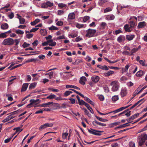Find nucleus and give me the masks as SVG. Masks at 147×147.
Segmentation results:
<instances>
[{
    "mask_svg": "<svg viewBox=\"0 0 147 147\" xmlns=\"http://www.w3.org/2000/svg\"><path fill=\"white\" fill-rule=\"evenodd\" d=\"M20 42L19 39L13 40L12 38H8L4 40L2 42L3 45H13L14 43L16 46L18 45Z\"/></svg>",
    "mask_w": 147,
    "mask_h": 147,
    "instance_id": "obj_1",
    "label": "nucleus"
},
{
    "mask_svg": "<svg viewBox=\"0 0 147 147\" xmlns=\"http://www.w3.org/2000/svg\"><path fill=\"white\" fill-rule=\"evenodd\" d=\"M99 79L100 78L98 76H94L91 78L92 81L94 83L97 82L99 81Z\"/></svg>",
    "mask_w": 147,
    "mask_h": 147,
    "instance_id": "obj_10",
    "label": "nucleus"
},
{
    "mask_svg": "<svg viewBox=\"0 0 147 147\" xmlns=\"http://www.w3.org/2000/svg\"><path fill=\"white\" fill-rule=\"evenodd\" d=\"M127 85L128 86H131L134 85V84L131 82L130 81L127 83Z\"/></svg>",
    "mask_w": 147,
    "mask_h": 147,
    "instance_id": "obj_64",
    "label": "nucleus"
},
{
    "mask_svg": "<svg viewBox=\"0 0 147 147\" xmlns=\"http://www.w3.org/2000/svg\"><path fill=\"white\" fill-rule=\"evenodd\" d=\"M100 69H101L103 70H105L106 71L108 70H109V68L106 65H102L100 66Z\"/></svg>",
    "mask_w": 147,
    "mask_h": 147,
    "instance_id": "obj_36",
    "label": "nucleus"
},
{
    "mask_svg": "<svg viewBox=\"0 0 147 147\" xmlns=\"http://www.w3.org/2000/svg\"><path fill=\"white\" fill-rule=\"evenodd\" d=\"M97 124L102 126H106V124L105 123H103L100 122H99L98 121V122H97Z\"/></svg>",
    "mask_w": 147,
    "mask_h": 147,
    "instance_id": "obj_58",
    "label": "nucleus"
},
{
    "mask_svg": "<svg viewBox=\"0 0 147 147\" xmlns=\"http://www.w3.org/2000/svg\"><path fill=\"white\" fill-rule=\"evenodd\" d=\"M72 93L73 92L70 90L66 91L64 93V95L65 96H67Z\"/></svg>",
    "mask_w": 147,
    "mask_h": 147,
    "instance_id": "obj_28",
    "label": "nucleus"
},
{
    "mask_svg": "<svg viewBox=\"0 0 147 147\" xmlns=\"http://www.w3.org/2000/svg\"><path fill=\"white\" fill-rule=\"evenodd\" d=\"M17 15H18L19 17H19H18V18L19 19L20 24H24L25 22V20L24 18H22L20 16L18 15V14H17Z\"/></svg>",
    "mask_w": 147,
    "mask_h": 147,
    "instance_id": "obj_24",
    "label": "nucleus"
},
{
    "mask_svg": "<svg viewBox=\"0 0 147 147\" xmlns=\"http://www.w3.org/2000/svg\"><path fill=\"white\" fill-rule=\"evenodd\" d=\"M40 33L41 35L45 36L47 34V31L45 29H41L40 30Z\"/></svg>",
    "mask_w": 147,
    "mask_h": 147,
    "instance_id": "obj_25",
    "label": "nucleus"
},
{
    "mask_svg": "<svg viewBox=\"0 0 147 147\" xmlns=\"http://www.w3.org/2000/svg\"><path fill=\"white\" fill-rule=\"evenodd\" d=\"M56 45V42H52L49 44V45L50 46L53 47Z\"/></svg>",
    "mask_w": 147,
    "mask_h": 147,
    "instance_id": "obj_55",
    "label": "nucleus"
},
{
    "mask_svg": "<svg viewBox=\"0 0 147 147\" xmlns=\"http://www.w3.org/2000/svg\"><path fill=\"white\" fill-rule=\"evenodd\" d=\"M137 51H138L136 49L134 48L131 50L130 51V54H129V55H134V53L136 52Z\"/></svg>",
    "mask_w": 147,
    "mask_h": 147,
    "instance_id": "obj_34",
    "label": "nucleus"
},
{
    "mask_svg": "<svg viewBox=\"0 0 147 147\" xmlns=\"http://www.w3.org/2000/svg\"><path fill=\"white\" fill-rule=\"evenodd\" d=\"M84 26V25L83 24H80L78 23H77L76 24V26L77 28H80L83 27Z\"/></svg>",
    "mask_w": 147,
    "mask_h": 147,
    "instance_id": "obj_54",
    "label": "nucleus"
},
{
    "mask_svg": "<svg viewBox=\"0 0 147 147\" xmlns=\"http://www.w3.org/2000/svg\"><path fill=\"white\" fill-rule=\"evenodd\" d=\"M10 6V5L9 4H6L4 7H1L0 9V10H3V9H4L5 8H8Z\"/></svg>",
    "mask_w": 147,
    "mask_h": 147,
    "instance_id": "obj_52",
    "label": "nucleus"
},
{
    "mask_svg": "<svg viewBox=\"0 0 147 147\" xmlns=\"http://www.w3.org/2000/svg\"><path fill=\"white\" fill-rule=\"evenodd\" d=\"M86 107L90 111L91 113L92 114L94 113V111L92 108L87 103L86 105Z\"/></svg>",
    "mask_w": 147,
    "mask_h": 147,
    "instance_id": "obj_27",
    "label": "nucleus"
},
{
    "mask_svg": "<svg viewBox=\"0 0 147 147\" xmlns=\"http://www.w3.org/2000/svg\"><path fill=\"white\" fill-rule=\"evenodd\" d=\"M143 74V71L141 70L138 71L136 74V75L137 77H141L142 76Z\"/></svg>",
    "mask_w": 147,
    "mask_h": 147,
    "instance_id": "obj_26",
    "label": "nucleus"
},
{
    "mask_svg": "<svg viewBox=\"0 0 147 147\" xmlns=\"http://www.w3.org/2000/svg\"><path fill=\"white\" fill-rule=\"evenodd\" d=\"M40 22V20L38 19H36L34 21L30 23V24L32 26H34L36 25L38 23Z\"/></svg>",
    "mask_w": 147,
    "mask_h": 147,
    "instance_id": "obj_20",
    "label": "nucleus"
},
{
    "mask_svg": "<svg viewBox=\"0 0 147 147\" xmlns=\"http://www.w3.org/2000/svg\"><path fill=\"white\" fill-rule=\"evenodd\" d=\"M114 73V72L112 70H110L106 72H105L104 73V76H105L108 77L109 76L113 74Z\"/></svg>",
    "mask_w": 147,
    "mask_h": 147,
    "instance_id": "obj_17",
    "label": "nucleus"
},
{
    "mask_svg": "<svg viewBox=\"0 0 147 147\" xmlns=\"http://www.w3.org/2000/svg\"><path fill=\"white\" fill-rule=\"evenodd\" d=\"M16 32L17 34H23L24 33V32L20 30H18L16 31Z\"/></svg>",
    "mask_w": 147,
    "mask_h": 147,
    "instance_id": "obj_43",
    "label": "nucleus"
},
{
    "mask_svg": "<svg viewBox=\"0 0 147 147\" xmlns=\"http://www.w3.org/2000/svg\"><path fill=\"white\" fill-rule=\"evenodd\" d=\"M68 135V133L67 132L64 133L62 134V138L63 139L66 138Z\"/></svg>",
    "mask_w": 147,
    "mask_h": 147,
    "instance_id": "obj_40",
    "label": "nucleus"
},
{
    "mask_svg": "<svg viewBox=\"0 0 147 147\" xmlns=\"http://www.w3.org/2000/svg\"><path fill=\"white\" fill-rule=\"evenodd\" d=\"M13 130H16V133H17L18 132H21L22 131L23 129H21L20 127H16L13 128Z\"/></svg>",
    "mask_w": 147,
    "mask_h": 147,
    "instance_id": "obj_33",
    "label": "nucleus"
},
{
    "mask_svg": "<svg viewBox=\"0 0 147 147\" xmlns=\"http://www.w3.org/2000/svg\"><path fill=\"white\" fill-rule=\"evenodd\" d=\"M120 122H117L112 123L110 124V125H111V126H110V127H114V125H119L120 124Z\"/></svg>",
    "mask_w": 147,
    "mask_h": 147,
    "instance_id": "obj_37",
    "label": "nucleus"
},
{
    "mask_svg": "<svg viewBox=\"0 0 147 147\" xmlns=\"http://www.w3.org/2000/svg\"><path fill=\"white\" fill-rule=\"evenodd\" d=\"M28 85V84L27 83L24 84L22 86L21 89V91L24 92L26 90Z\"/></svg>",
    "mask_w": 147,
    "mask_h": 147,
    "instance_id": "obj_13",
    "label": "nucleus"
},
{
    "mask_svg": "<svg viewBox=\"0 0 147 147\" xmlns=\"http://www.w3.org/2000/svg\"><path fill=\"white\" fill-rule=\"evenodd\" d=\"M64 13V11L61 10H59L58 11V15L59 16L63 15Z\"/></svg>",
    "mask_w": 147,
    "mask_h": 147,
    "instance_id": "obj_45",
    "label": "nucleus"
},
{
    "mask_svg": "<svg viewBox=\"0 0 147 147\" xmlns=\"http://www.w3.org/2000/svg\"><path fill=\"white\" fill-rule=\"evenodd\" d=\"M39 29L38 28H36L31 29L30 31V32H34L37 30Z\"/></svg>",
    "mask_w": 147,
    "mask_h": 147,
    "instance_id": "obj_47",
    "label": "nucleus"
},
{
    "mask_svg": "<svg viewBox=\"0 0 147 147\" xmlns=\"http://www.w3.org/2000/svg\"><path fill=\"white\" fill-rule=\"evenodd\" d=\"M33 34L30 33H28L26 35V37L27 38L29 39L32 38L33 36Z\"/></svg>",
    "mask_w": 147,
    "mask_h": 147,
    "instance_id": "obj_51",
    "label": "nucleus"
},
{
    "mask_svg": "<svg viewBox=\"0 0 147 147\" xmlns=\"http://www.w3.org/2000/svg\"><path fill=\"white\" fill-rule=\"evenodd\" d=\"M30 103L28 104L26 106L28 108H29L32 107V105L33 104V102L31 101L30 100Z\"/></svg>",
    "mask_w": 147,
    "mask_h": 147,
    "instance_id": "obj_56",
    "label": "nucleus"
},
{
    "mask_svg": "<svg viewBox=\"0 0 147 147\" xmlns=\"http://www.w3.org/2000/svg\"><path fill=\"white\" fill-rule=\"evenodd\" d=\"M127 93L126 88H122L121 90L120 94L122 97L126 96Z\"/></svg>",
    "mask_w": 147,
    "mask_h": 147,
    "instance_id": "obj_7",
    "label": "nucleus"
},
{
    "mask_svg": "<svg viewBox=\"0 0 147 147\" xmlns=\"http://www.w3.org/2000/svg\"><path fill=\"white\" fill-rule=\"evenodd\" d=\"M88 130L89 132L91 134L99 136H100L101 134L98 133L102 132V131L93 129L91 128H90V129H88Z\"/></svg>",
    "mask_w": 147,
    "mask_h": 147,
    "instance_id": "obj_5",
    "label": "nucleus"
},
{
    "mask_svg": "<svg viewBox=\"0 0 147 147\" xmlns=\"http://www.w3.org/2000/svg\"><path fill=\"white\" fill-rule=\"evenodd\" d=\"M107 26L106 23L105 22H102L100 25V28L102 29H104Z\"/></svg>",
    "mask_w": 147,
    "mask_h": 147,
    "instance_id": "obj_29",
    "label": "nucleus"
},
{
    "mask_svg": "<svg viewBox=\"0 0 147 147\" xmlns=\"http://www.w3.org/2000/svg\"><path fill=\"white\" fill-rule=\"evenodd\" d=\"M22 65V64H20L17 65H16L14 66L13 67H12L11 68V70H13V69H14L15 68H16L17 67H20V66H21Z\"/></svg>",
    "mask_w": 147,
    "mask_h": 147,
    "instance_id": "obj_53",
    "label": "nucleus"
},
{
    "mask_svg": "<svg viewBox=\"0 0 147 147\" xmlns=\"http://www.w3.org/2000/svg\"><path fill=\"white\" fill-rule=\"evenodd\" d=\"M7 37L6 32L2 33L0 34V38H5Z\"/></svg>",
    "mask_w": 147,
    "mask_h": 147,
    "instance_id": "obj_38",
    "label": "nucleus"
},
{
    "mask_svg": "<svg viewBox=\"0 0 147 147\" xmlns=\"http://www.w3.org/2000/svg\"><path fill=\"white\" fill-rule=\"evenodd\" d=\"M39 106H40V107H49V106H47V103H45L42 104H41V105H39Z\"/></svg>",
    "mask_w": 147,
    "mask_h": 147,
    "instance_id": "obj_63",
    "label": "nucleus"
},
{
    "mask_svg": "<svg viewBox=\"0 0 147 147\" xmlns=\"http://www.w3.org/2000/svg\"><path fill=\"white\" fill-rule=\"evenodd\" d=\"M36 84V83H31L29 86V89H30L34 88L35 87Z\"/></svg>",
    "mask_w": 147,
    "mask_h": 147,
    "instance_id": "obj_30",
    "label": "nucleus"
},
{
    "mask_svg": "<svg viewBox=\"0 0 147 147\" xmlns=\"http://www.w3.org/2000/svg\"><path fill=\"white\" fill-rule=\"evenodd\" d=\"M10 116H8L6 118L3 120L2 121V122L3 123H5L9 121L12 119V118H10Z\"/></svg>",
    "mask_w": 147,
    "mask_h": 147,
    "instance_id": "obj_31",
    "label": "nucleus"
},
{
    "mask_svg": "<svg viewBox=\"0 0 147 147\" xmlns=\"http://www.w3.org/2000/svg\"><path fill=\"white\" fill-rule=\"evenodd\" d=\"M135 36V35L134 34L132 35H127L126 36V37L127 40L129 41H130L132 40Z\"/></svg>",
    "mask_w": 147,
    "mask_h": 147,
    "instance_id": "obj_16",
    "label": "nucleus"
},
{
    "mask_svg": "<svg viewBox=\"0 0 147 147\" xmlns=\"http://www.w3.org/2000/svg\"><path fill=\"white\" fill-rule=\"evenodd\" d=\"M56 24L59 26H61L63 24V22L61 21H58L56 23Z\"/></svg>",
    "mask_w": 147,
    "mask_h": 147,
    "instance_id": "obj_60",
    "label": "nucleus"
},
{
    "mask_svg": "<svg viewBox=\"0 0 147 147\" xmlns=\"http://www.w3.org/2000/svg\"><path fill=\"white\" fill-rule=\"evenodd\" d=\"M129 123H125L124 124H123V125H120L117 127L115 128L117 129V128H121L123 127H125L127 126H129V125H127Z\"/></svg>",
    "mask_w": 147,
    "mask_h": 147,
    "instance_id": "obj_22",
    "label": "nucleus"
},
{
    "mask_svg": "<svg viewBox=\"0 0 147 147\" xmlns=\"http://www.w3.org/2000/svg\"><path fill=\"white\" fill-rule=\"evenodd\" d=\"M98 98L101 101H103L105 98L104 96L102 95H100L98 97Z\"/></svg>",
    "mask_w": 147,
    "mask_h": 147,
    "instance_id": "obj_48",
    "label": "nucleus"
},
{
    "mask_svg": "<svg viewBox=\"0 0 147 147\" xmlns=\"http://www.w3.org/2000/svg\"><path fill=\"white\" fill-rule=\"evenodd\" d=\"M125 30L126 32H130L132 31V29L130 28L129 25L126 24L124 26Z\"/></svg>",
    "mask_w": 147,
    "mask_h": 147,
    "instance_id": "obj_11",
    "label": "nucleus"
},
{
    "mask_svg": "<svg viewBox=\"0 0 147 147\" xmlns=\"http://www.w3.org/2000/svg\"><path fill=\"white\" fill-rule=\"evenodd\" d=\"M125 40V37L123 35H120L117 39V40L119 42H121L123 41H124Z\"/></svg>",
    "mask_w": 147,
    "mask_h": 147,
    "instance_id": "obj_12",
    "label": "nucleus"
},
{
    "mask_svg": "<svg viewBox=\"0 0 147 147\" xmlns=\"http://www.w3.org/2000/svg\"><path fill=\"white\" fill-rule=\"evenodd\" d=\"M38 43V40H35L32 43V45L34 46H36L37 45Z\"/></svg>",
    "mask_w": 147,
    "mask_h": 147,
    "instance_id": "obj_49",
    "label": "nucleus"
},
{
    "mask_svg": "<svg viewBox=\"0 0 147 147\" xmlns=\"http://www.w3.org/2000/svg\"><path fill=\"white\" fill-rule=\"evenodd\" d=\"M53 3L50 2L49 1H48L46 3H42L41 5V7L42 8H45L48 7H51L53 6Z\"/></svg>",
    "mask_w": 147,
    "mask_h": 147,
    "instance_id": "obj_6",
    "label": "nucleus"
},
{
    "mask_svg": "<svg viewBox=\"0 0 147 147\" xmlns=\"http://www.w3.org/2000/svg\"><path fill=\"white\" fill-rule=\"evenodd\" d=\"M31 101L33 102V104L35 103L36 102H37L38 101H39V102L37 103L38 104L40 103V101L39 100V99H37L36 100H34L33 99H31Z\"/></svg>",
    "mask_w": 147,
    "mask_h": 147,
    "instance_id": "obj_46",
    "label": "nucleus"
},
{
    "mask_svg": "<svg viewBox=\"0 0 147 147\" xmlns=\"http://www.w3.org/2000/svg\"><path fill=\"white\" fill-rule=\"evenodd\" d=\"M30 45V44L27 43L26 42H25L23 43L22 47L24 48H25L28 47Z\"/></svg>",
    "mask_w": 147,
    "mask_h": 147,
    "instance_id": "obj_44",
    "label": "nucleus"
},
{
    "mask_svg": "<svg viewBox=\"0 0 147 147\" xmlns=\"http://www.w3.org/2000/svg\"><path fill=\"white\" fill-rule=\"evenodd\" d=\"M146 26V23L145 22H140L138 25L137 27L138 28H144Z\"/></svg>",
    "mask_w": 147,
    "mask_h": 147,
    "instance_id": "obj_9",
    "label": "nucleus"
},
{
    "mask_svg": "<svg viewBox=\"0 0 147 147\" xmlns=\"http://www.w3.org/2000/svg\"><path fill=\"white\" fill-rule=\"evenodd\" d=\"M53 124L51 123H45L40 126L39 128V129L40 130H41L42 129H44L46 128V127H52L53 126Z\"/></svg>",
    "mask_w": 147,
    "mask_h": 147,
    "instance_id": "obj_8",
    "label": "nucleus"
},
{
    "mask_svg": "<svg viewBox=\"0 0 147 147\" xmlns=\"http://www.w3.org/2000/svg\"><path fill=\"white\" fill-rule=\"evenodd\" d=\"M84 100L87 102L93 105H94V103L88 97L85 96Z\"/></svg>",
    "mask_w": 147,
    "mask_h": 147,
    "instance_id": "obj_18",
    "label": "nucleus"
},
{
    "mask_svg": "<svg viewBox=\"0 0 147 147\" xmlns=\"http://www.w3.org/2000/svg\"><path fill=\"white\" fill-rule=\"evenodd\" d=\"M58 6L59 7L63 8L66 6V5L65 4L61 3L58 4Z\"/></svg>",
    "mask_w": 147,
    "mask_h": 147,
    "instance_id": "obj_42",
    "label": "nucleus"
},
{
    "mask_svg": "<svg viewBox=\"0 0 147 147\" xmlns=\"http://www.w3.org/2000/svg\"><path fill=\"white\" fill-rule=\"evenodd\" d=\"M90 18V17L88 16H86L83 18V20L84 22H86L87 20H88Z\"/></svg>",
    "mask_w": 147,
    "mask_h": 147,
    "instance_id": "obj_50",
    "label": "nucleus"
},
{
    "mask_svg": "<svg viewBox=\"0 0 147 147\" xmlns=\"http://www.w3.org/2000/svg\"><path fill=\"white\" fill-rule=\"evenodd\" d=\"M135 119V117H134V116L133 115L131 116L129 118L127 119H126V121L127 122H129L131 121H132Z\"/></svg>",
    "mask_w": 147,
    "mask_h": 147,
    "instance_id": "obj_39",
    "label": "nucleus"
},
{
    "mask_svg": "<svg viewBox=\"0 0 147 147\" xmlns=\"http://www.w3.org/2000/svg\"><path fill=\"white\" fill-rule=\"evenodd\" d=\"M75 18V15L74 13H71L68 15V18L69 20L74 19Z\"/></svg>",
    "mask_w": 147,
    "mask_h": 147,
    "instance_id": "obj_15",
    "label": "nucleus"
},
{
    "mask_svg": "<svg viewBox=\"0 0 147 147\" xmlns=\"http://www.w3.org/2000/svg\"><path fill=\"white\" fill-rule=\"evenodd\" d=\"M8 16L10 19H12L14 16V13L13 12H11L10 14L8 15Z\"/></svg>",
    "mask_w": 147,
    "mask_h": 147,
    "instance_id": "obj_61",
    "label": "nucleus"
},
{
    "mask_svg": "<svg viewBox=\"0 0 147 147\" xmlns=\"http://www.w3.org/2000/svg\"><path fill=\"white\" fill-rule=\"evenodd\" d=\"M86 36L90 38L94 36L96 32V30L95 29H92L89 28L86 30Z\"/></svg>",
    "mask_w": 147,
    "mask_h": 147,
    "instance_id": "obj_4",
    "label": "nucleus"
},
{
    "mask_svg": "<svg viewBox=\"0 0 147 147\" xmlns=\"http://www.w3.org/2000/svg\"><path fill=\"white\" fill-rule=\"evenodd\" d=\"M8 27V24L7 23H5L1 25V28L2 29L5 30L7 29Z\"/></svg>",
    "mask_w": 147,
    "mask_h": 147,
    "instance_id": "obj_21",
    "label": "nucleus"
},
{
    "mask_svg": "<svg viewBox=\"0 0 147 147\" xmlns=\"http://www.w3.org/2000/svg\"><path fill=\"white\" fill-rule=\"evenodd\" d=\"M115 18V16L113 15L112 14L107 16L106 17V19L107 20H112L114 19Z\"/></svg>",
    "mask_w": 147,
    "mask_h": 147,
    "instance_id": "obj_23",
    "label": "nucleus"
},
{
    "mask_svg": "<svg viewBox=\"0 0 147 147\" xmlns=\"http://www.w3.org/2000/svg\"><path fill=\"white\" fill-rule=\"evenodd\" d=\"M138 139L140 140L139 144L140 146H142L147 139V135L146 134H142L138 137Z\"/></svg>",
    "mask_w": 147,
    "mask_h": 147,
    "instance_id": "obj_3",
    "label": "nucleus"
},
{
    "mask_svg": "<svg viewBox=\"0 0 147 147\" xmlns=\"http://www.w3.org/2000/svg\"><path fill=\"white\" fill-rule=\"evenodd\" d=\"M111 86H113L111 90L112 91L115 92L118 91L120 87V84L117 80L112 81L110 84Z\"/></svg>",
    "mask_w": 147,
    "mask_h": 147,
    "instance_id": "obj_2",
    "label": "nucleus"
},
{
    "mask_svg": "<svg viewBox=\"0 0 147 147\" xmlns=\"http://www.w3.org/2000/svg\"><path fill=\"white\" fill-rule=\"evenodd\" d=\"M147 87V86H145L144 87H143L138 92V93H136V94H138L140 93V92H142V91L145 89Z\"/></svg>",
    "mask_w": 147,
    "mask_h": 147,
    "instance_id": "obj_59",
    "label": "nucleus"
},
{
    "mask_svg": "<svg viewBox=\"0 0 147 147\" xmlns=\"http://www.w3.org/2000/svg\"><path fill=\"white\" fill-rule=\"evenodd\" d=\"M70 100L71 103L72 104H74L75 102V100L73 98H71L69 99Z\"/></svg>",
    "mask_w": 147,
    "mask_h": 147,
    "instance_id": "obj_57",
    "label": "nucleus"
},
{
    "mask_svg": "<svg viewBox=\"0 0 147 147\" xmlns=\"http://www.w3.org/2000/svg\"><path fill=\"white\" fill-rule=\"evenodd\" d=\"M66 87L67 88H73L74 89L77 90H80V88L79 87L74 85H66Z\"/></svg>",
    "mask_w": 147,
    "mask_h": 147,
    "instance_id": "obj_19",
    "label": "nucleus"
},
{
    "mask_svg": "<svg viewBox=\"0 0 147 147\" xmlns=\"http://www.w3.org/2000/svg\"><path fill=\"white\" fill-rule=\"evenodd\" d=\"M130 25L129 26L130 28H135V27L137 25V24L133 21H131L129 23Z\"/></svg>",
    "mask_w": 147,
    "mask_h": 147,
    "instance_id": "obj_14",
    "label": "nucleus"
},
{
    "mask_svg": "<svg viewBox=\"0 0 147 147\" xmlns=\"http://www.w3.org/2000/svg\"><path fill=\"white\" fill-rule=\"evenodd\" d=\"M112 9L111 8H106L104 10V12L105 13L107 12L111 11Z\"/></svg>",
    "mask_w": 147,
    "mask_h": 147,
    "instance_id": "obj_62",
    "label": "nucleus"
},
{
    "mask_svg": "<svg viewBox=\"0 0 147 147\" xmlns=\"http://www.w3.org/2000/svg\"><path fill=\"white\" fill-rule=\"evenodd\" d=\"M112 99L113 101H116L119 99V97L118 95H115L112 98Z\"/></svg>",
    "mask_w": 147,
    "mask_h": 147,
    "instance_id": "obj_32",
    "label": "nucleus"
},
{
    "mask_svg": "<svg viewBox=\"0 0 147 147\" xmlns=\"http://www.w3.org/2000/svg\"><path fill=\"white\" fill-rule=\"evenodd\" d=\"M49 30H58V28L57 27H56L53 25L51 27H49Z\"/></svg>",
    "mask_w": 147,
    "mask_h": 147,
    "instance_id": "obj_41",
    "label": "nucleus"
},
{
    "mask_svg": "<svg viewBox=\"0 0 147 147\" xmlns=\"http://www.w3.org/2000/svg\"><path fill=\"white\" fill-rule=\"evenodd\" d=\"M78 104L80 105H84L86 106V105L87 104V103L86 102L84 101L83 100H80V101H79L78 102Z\"/></svg>",
    "mask_w": 147,
    "mask_h": 147,
    "instance_id": "obj_35",
    "label": "nucleus"
}]
</instances>
